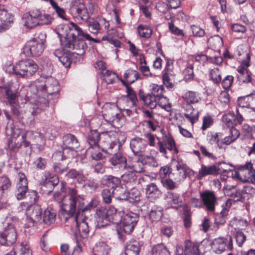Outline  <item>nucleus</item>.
<instances>
[{
	"label": "nucleus",
	"mask_w": 255,
	"mask_h": 255,
	"mask_svg": "<svg viewBox=\"0 0 255 255\" xmlns=\"http://www.w3.org/2000/svg\"><path fill=\"white\" fill-rule=\"evenodd\" d=\"M113 156L110 159L111 164L114 166L120 164L125 168L127 163L126 157L119 151V150L117 151L113 150Z\"/></svg>",
	"instance_id": "ea45409f"
},
{
	"label": "nucleus",
	"mask_w": 255,
	"mask_h": 255,
	"mask_svg": "<svg viewBox=\"0 0 255 255\" xmlns=\"http://www.w3.org/2000/svg\"><path fill=\"white\" fill-rule=\"evenodd\" d=\"M111 248L105 242H99L96 244L93 249L92 255H110Z\"/></svg>",
	"instance_id": "58836bf2"
},
{
	"label": "nucleus",
	"mask_w": 255,
	"mask_h": 255,
	"mask_svg": "<svg viewBox=\"0 0 255 255\" xmlns=\"http://www.w3.org/2000/svg\"><path fill=\"white\" fill-rule=\"evenodd\" d=\"M100 134L97 130H92L88 134L87 140L90 145L89 147L99 146L98 141L100 140Z\"/></svg>",
	"instance_id": "de8ad7c7"
},
{
	"label": "nucleus",
	"mask_w": 255,
	"mask_h": 255,
	"mask_svg": "<svg viewBox=\"0 0 255 255\" xmlns=\"http://www.w3.org/2000/svg\"><path fill=\"white\" fill-rule=\"evenodd\" d=\"M87 25L89 31L94 34H98L100 29V23L94 19L89 20Z\"/></svg>",
	"instance_id": "e2e57ef3"
},
{
	"label": "nucleus",
	"mask_w": 255,
	"mask_h": 255,
	"mask_svg": "<svg viewBox=\"0 0 255 255\" xmlns=\"http://www.w3.org/2000/svg\"><path fill=\"white\" fill-rule=\"evenodd\" d=\"M222 120L228 127L233 128L238 124H241L243 121V117L237 109L236 115L234 113H229L223 116Z\"/></svg>",
	"instance_id": "b1692460"
},
{
	"label": "nucleus",
	"mask_w": 255,
	"mask_h": 255,
	"mask_svg": "<svg viewBox=\"0 0 255 255\" xmlns=\"http://www.w3.org/2000/svg\"><path fill=\"white\" fill-rule=\"evenodd\" d=\"M63 153H65L68 149L70 150L71 156H74L75 154V149L77 148L80 144L76 136L72 134H67L63 137Z\"/></svg>",
	"instance_id": "f3484780"
},
{
	"label": "nucleus",
	"mask_w": 255,
	"mask_h": 255,
	"mask_svg": "<svg viewBox=\"0 0 255 255\" xmlns=\"http://www.w3.org/2000/svg\"><path fill=\"white\" fill-rule=\"evenodd\" d=\"M17 238L16 224L8 223L3 230L0 232V244L10 246L15 243Z\"/></svg>",
	"instance_id": "9d476101"
},
{
	"label": "nucleus",
	"mask_w": 255,
	"mask_h": 255,
	"mask_svg": "<svg viewBox=\"0 0 255 255\" xmlns=\"http://www.w3.org/2000/svg\"><path fill=\"white\" fill-rule=\"evenodd\" d=\"M176 170L173 175L175 176L174 180L176 182H180L183 181L187 175H190L192 171L186 165L178 162L176 166Z\"/></svg>",
	"instance_id": "393cba45"
},
{
	"label": "nucleus",
	"mask_w": 255,
	"mask_h": 255,
	"mask_svg": "<svg viewBox=\"0 0 255 255\" xmlns=\"http://www.w3.org/2000/svg\"><path fill=\"white\" fill-rule=\"evenodd\" d=\"M165 199L171 205L178 207L181 206L182 200L180 196L175 193L168 192L165 195Z\"/></svg>",
	"instance_id": "37998d69"
},
{
	"label": "nucleus",
	"mask_w": 255,
	"mask_h": 255,
	"mask_svg": "<svg viewBox=\"0 0 255 255\" xmlns=\"http://www.w3.org/2000/svg\"><path fill=\"white\" fill-rule=\"evenodd\" d=\"M137 31L139 36L143 38H148L152 34V30L148 26L142 25L138 26Z\"/></svg>",
	"instance_id": "13d9d810"
},
{
	"label": "nucleus",
	"mask_w": 255,
	"mask_h": 255,
	"mask_svg": "<svg viewBox=\"0 0 255 255\" xmlns=\"http://www.w3.org/2000/svg\"><path fill=\"white\" fill-rule=\"evenodd\" d=\"M213 250L218 254H220L226 250H231L233 248V241L231 236L227 238H218L213 242Z\"/></svg>",
	"instance_id": "ddd939ff"
},
{
	"label": "nucleus",
	"mask_w": 255,
	"mask_h": 255,
	"mask_svg": "<svg viewBox=\"0 0 255 255\" xmlns=\"http://www.w3.org/2000/svg\"><path fill=\"white\" fill-rule=\"evenodd\" d=\"M70 219L75 221L76 228L82 236H86L89 233V228L87 218L83 217V215H77Z\"/></svg>",
	"instance_id": "4be33fe9"
},
{
	"label": "nucleus",
	"mask_w": 255,
	"mask_h": 255,
	"mask_svg": "<svg viewBox=\"0 0 255 255\" xmlns=\"http://www.w3.org/2000/svg\"><path fill=\"white\" fill-rule=\"evenodd\" d=\"M15 189H28L27 180L23 173H18V181Z\"/></svg>",
	"instance_id": "bf43d9fd"
},
{
	"label": "nucleus",
	"mask_w": 255,
	"mask_h": 255,
	"mask_svg": "<svg viewBox=\"0 0 255 255\" xmlns=\"http://www.w3.org/2000/svg\"><path fill=\"white\" fill-rule=\"evenodd\" d=\"M105 80L108 84H112L115 82L117 78H119L116 73L110 70H107L104 74Z\"/></svg>",
	"instance_id": "774afa93"
},
{
	"label": "nucleus",
	"mask_w": 255,
	"mask_h": 255,
	"mask_svg": "<svg viewBox=\"0 0 255 255\" xmlns=\"http://www.w3.org/2000/svg\"><path fill=\"white\" fill-rule=\"evenodd\" d=\"M139 97L144 104L151 109L155 108L158 105V99L152 95L150 93L144 95L140 90L139 91Z\"/></svg>",
	"instance_id": "f704fd0d"
},
{
	"label": "nucleus",
	"mask_w": 255,
	"mask_h": 255,
	"mask_svg": "<svg viewBox=\"0 0 255 255\" xmlns=\"http://www.w3.org/2000/svg\"><path fill=\"white\" fill-rule=\"evenodd\" d=\"M5 94L9 105L18 102L17 100L18 96L17 92H13L10 89H7L5 90Z\"/></svg>",
	"instance_id": "052dcab7"
},
{
	"label": "nucleus",
	"mask_w": 255,
	"mask_h": 255,
	"mask_svg": "<svg viewBox=\"0 0 255 255\" xmlns=\"http://www.w3.org/2000/svg\"><path fill=\"white\" fill-rule=\"evenodd\" d=\"M237 79L240 84L248 83L252 81L251 72L246 67L240 66L237 68Z\"/></svg>",
	"instance_id": "2f4dec72"
},
{
	"label": "nucleus",
	"mask_w": 255,
	"mask_h": 255,
	"mask_svg": "<svg viewBox=\"0 0 255 255\" xmlns=\"http://www.w3.org/2000/svg\"><path fill=\"white\" fill-rule=\"evenodd\" d=\"M143 167V162L138 157L135 156L127 161L125 168L131 170L135 173H141L144 171Z\"/></svg>",
	"instance_id": "c85d7f7f"
},
{
	"label": "nucleus",
	"mask_w": 255,
	"mask_h": 255,
	"mask_svg": "<svg viewBox=\"0 0 255 255\" xmlns=\"http://www.w3.org/2000/svg\"><path fill=\"white\" fill-rule=\"evenodd\" d=\"M208 43L210 46L215 49H218L223 46V39L218 35L210 37L208 40Z\"/></svg>",
	"instance_id": "09e8293b"
},
{
	"label": "nucleus",
	"mask_w": 255,
	"mask_h": 255,
	"mask_svg": "<svg viewBox=\"0 0 255 255\" xmlns=\"http://www.w3.org/2000/svg\"><path fill=\"white\" fill-rule=\"evenodd\" d=\"M56 212L51 208H47L45 210L43 214V222L48 225L53 223L56 219Z\"/></svg>",
	"instance_id": "c03bdc74"
},
{
	"label": "nucleus",
	"mask_w": 255,
	"mask_h": 255,
	"mask_svg": "<svg viewBox=\"0 0 255 255\" xmlns=\"http://www.w3.org/2000/svg\"><path fill=\"white\" fill-rule=\"evenodd\" d=\"M94 5L92 3H89L87 8L80 0H75L71 2L69 11L74 17L87 21L94 13Z\"/></svg>",
	"instance_id": "6e6552de"
},
{
	"label": "nucleus",
	"mask_w": 255,
	"mask_h": 255,
	"mask_svg": "<svg viewBox=\"0 0 255 255\" xmlns=\"http://www.w3.org/2000/svg\"><path fill=\"white\" fill-rule=\"evenodd\" d=\"M29 88L34 95L37 94L39 97L44 96V99L45 96L47 97L48 95L57 93L59 91L57 80L51 77L36 81Z\"/></svg>",
	"instance_id": "7ed1b4c3"
},
{
	"label": "nucleus",
	"mask_w": 255,
	"mask_h": 255,
	"mask_svg": "<svg viewBox=\"0 0 255 255\" xmlns=\"http://www.w3.org/2000/svg\"><path fill=\"white\" fill-rule=\"evenodd\" d=\"M234 237L236 239L237 244L239 247H242L246 240V236L241 230H238L234 234Z\"/></svg>",
	"instance_id": "0e129e2a"
},
{
	"label": "nucleus",
	"mask_w": 255,
	"mask_h": 255,
	"mask_svg": "<svg viewBox=\"0 0 255 255\" xmlns=\"http://www.w3.org/2000/svg\"><path fill=\"white\" fill-rule=\"evenodd\" d=\"M105 120L114 125H118L122 115L120 113L117 106H113L107 109L103 114Z\"/></svg>",
	"instance_id": "5701e85b"
},
{
	"label": "nucleus",
	"mask_w": 255,
	"mask_h": 255,
	"mask_svg": "<svg viewBox=\"0 0 255 255\" xmlns=\"http://www.w3.org/2000/svg\"><path fill=\"white\" fill-rule=\"evenodd\" d=\"M107 211L109 221L113 222L116 224H119V221L121 220V217L124 215V211H118L113 206H110L107 208Z\"/></svg>",
	"instance_id": "e433bc0d"
},
{
	"label": "nucleus",
	"mask_w": 255,
	"mask_h": 255,
	"mask_svg": "<svg viewBox=\"0 0 255 255\" xmlns=\"http://www.w3.org/2000/svg\"><path fill=\"white\" fill-rule=\"evenodd\" d=\"M134 172L131 170H128L122 176L123 181L129 184L134 183L136 180V176Z\"/></svg>",
	"instance_id": "3c124183"
},
{
	"label": "nucleus",
	"mask_w": 255,
	"mask_h": 255,
	"mask_svg": "<svg viewBox=\"0 0 255 255\" xmlns=\"http://www.w3.org/2000/svg\"><path fill=\"white\" fill-rule=\"evenodd\" d=\"M184 102L187 103H195L199 101L200 98L195 92L188 91L185 93L183 96Z\"/></svg>",
	"instance_id": "864d4df0"
},
{
	"label": "nucleus",
	"mask_w": 255,
	"mask_h": 255,
	"mask_svg": "<svg viewBox=\"0 0 255 255\" xmlns=\"http://www.w3.org/2000/svg\"><path fill=\"white\" fill-rule=\"evenodd\" d=\"M217 174V167L215 165L209 166L202 165L201 167L199 170L197 178L201 179L203 177L210 175H215Z\"/></svg>",
	"instance_id": "a19ab883"
},
{
	"label": "nucleus",
	"mask_w": 255,
	"mask_h": 255,
	"mask_svg": "<svg viewBox=\"0 0 255 255\" xmlns=\"http://www.w3.org/2000/svg\"><path fill=\"white\" fill-rule=\"evenodd\" d=\"M69 30V32L66 37H70V38H90V35L89 34L84 32L82 29L74 22L70 23Z\"/></svg>",
	"instance_id": "a878e982"
},
{
	"label": "nucleus",
	"mask_w": 255,
	"mask_h": 255,
	"mask_svg": "<svg viewBox=\"0 0 255 255\" xmlns=\"http://www.w3.org/2000/svg\"><path fill=\"white\" fill-rule=\"evenodd\" d=\"M69 200L61 206V214L65 216V219L81 215V209L84 205V196L78 195L77 191L73 188H68Z\"/></svg>",
	"instance_id": "f03ea898"
},
{
	"label": "nucleus",
	"mask_w": 255,
	"mask_h": 255,
	"mask_svg": "<svg viewBox=\"0 0 255 255\" xmlns=\"http://www.w3.org/2000/svg\"><path fill=\"white\" fill-rule=\"evenodd\" d=\"M96 215L98 217V222H101L105 224L110 222L107 215V208L104 207L98 208L96 210Z\"/></svg>",
	"instance_id": "8fccbe9b"
},
{
	"label": "nucleus",
	"mask_w": 255,
	"mask_h": 255,
	"mask_svg": "<svg viewBox=\"0 0 255 255\" xmlns=\"http://www.w3.org/2000/svg\"><path fill=\"white\" fill-rule=\"evenodd\" d=\"M152 255H170L167 248L163 244H158L152 249Z\"/></svg>",
	"instance_id": "603ef678"
},
{
	"label": "nucleus",
	"mask_w": 255,
	"mask_h": 255,
	"mask_svg": "<svg viewBox=\"0 0 255 255\" xmlns=\"http://www.w3.org/2000/svg\"><path fill=\"white\" fill-rule=\"evenodd\" d=\"M146 196L150 200H154L159 198L161 195V192L157 187V185L151 183L146 186L145 189Z\"/></svg>",
	"instance_id": "72a5a7b5"
},
{
	"label": "nucleus",
	"mask_w": 255,
	"mask_h": 255,
	"mask_svg": "<svg viewBox=\"0 0 255 255\" xmlns=\"http://www.w3.org/2000/svg\"><path fill=\"white\" fill-rule=\"evenodd\" d=\"M103 180L108 186L114 189L120 186L121 180L119 178L112 175H105L103 177Z\"/></svg>",
	"instance_id": "49530a36"
},
{
	"label": "nucleus",
	"mask_w": 255,
	"mask_h": 255,
	"mask_svg": "<svg viewBox=\"0 0 255 255\" xmlns=\"http://www.w3.org/2000/svg\"><path fill=\"white\" fill-rule=\"evenodd\" d=\"M6 132L11 135L8 140V147L13 150H17L21 146H29L32 142L35 144H42L45 142L43 134L32 130L24 131L12 127V123H8L6 127Z\"/></svg>",
	"instance_id": "f257e3e1"
},
{
	"label": "nucleus",
	"mask_w": 255,
	"mask_h": 255,
	"mask_svg": "<svg viewBox=\"0 0 255 255\" xmlns=\"http://www.w3.org/2000/svg\"><path fill=\"white\" fill-rule=\"evenodd\" d=\"M122 83L126 86L127 94L122 96L117 101V107L122 112H126L128 116H130L132 112L131 109L134 107L137 102V99L134 91L126 85L125 82L122 79H119Z\"/></svg>",
	"instance_id": "423d86ee"
},
{
	"label": "nucleus",
	"mask_w": 255,
	"mask_h": 255,
	"mask_svg": "<svg viewBox=\"0 0 255 255\" xmlns=\"http://www.w3.org/2000/svg\"><path fill=\"white\" fill-rule=\"evenodd\" d=\"M240 174L244 176V180L247 182H254L255 181V170L253 169V164L247 162L242 166Z\"/></svg>",
	"instance_id": "bb28decb"
},
{
	"label": "nucleus",
	"mask_w": 255,
	"mask_h": 255,
	"mask_svg": "<svg viewBox=\"0 0 255 255\" xmlns=\"http://www.w3.org/2000/svg\"><path fill=\"white\" fill-rule=\"evenodd\" d=\"M163 88L162 86H159L156 84H153L151 86V91L150 94L158 99V105L162 109L167 111L171 110V106L170 104H163L162 101L167 102V99L163 95Z\"/></svg>",
	"instance_id": "a211bd4d"
},
{
	"label": "nucleus",
	"mask_w": 255,
	"mask_h": 255,
	"mask_svg": "<svg viewBox=\"0 0 255 255\" xmlns=\"http://www.w3.org/2000/svg\"><path fill=\"white\" fill-rule=\"evenodd\" d=\"M232 205V200L229 199L227 200L225 205L222 206L223 210L222 211L217 214L215 218V223L217 225H223L226 221L227 217L228 215L229 209Z\"/></svg>",
	"instance_id": "c756f323"
},
{
	"label": "nucleus",
	"mask_w": 255,
	"mask_h": 255,
	"mask_svg": "<svg viewBox=\"0 0 255 255\" xmlns=\"http://www.w3.org/2000/svg\"><path fill=\"white\" fill-rule=\"evenodd\" d=\"M148 217L152 222L159 221L163 215V209L161 207L154 205L151 207Z\"/></svg>",
	"instance_id": "79ce46f5"
},
{
	"label": "nucleus",
	"mask_w": 255,
	"mask_h": 255,
	"mask_svg": "<svg viewBox=\"0 0 255 255\" xmlns=\"http://www.w3.org/2000/svg\"><path fill=\"white\" fill-rule=\"evenodd\" d=\"M163 186L168 190H173L177 187L176 181H173L170 178H163L161 179Z\"/></svg>",
	"instance_id": "680f3d73"
},
{
	"label": "nucleus",
	"mask_w": 255,
	"mask_h": 255,
	"mask_svg": "<svg viewBox=\"0 0 255 255\" xmlns=\"http://www.w3.org/2000/svg\"><path fill=\"white\" fill-rule=\"evenodd\" d=\"M160 152L166 157L167 148L170 151H174L176 153L178 152L175 141L170 134H166L162 136V140L157 143Z\"/></svg>",
	"instance_id": "2eb2a0df"
},
{
	"label": "nucleus",
	"mask_w": 255,
	"mask_h": 255,
	"mask_svg": "<svg viewBox=\"0 0 255 255\" xmlns=\"http://www.w3.org/2000/svg\"><path fill=\"white\" fill-rule=\"evenodd\" d=\"M192 103H187L184 102L182 104V108L186 112L184 113V117H186L192 124H193L198 119V116L197 114H194V111Z\"/></svg>",
	"instance_id": "4c0bfd02"
},
{
	"label": "nucleus",
	"mask_w": 255,
	"mask_h": 255,
	"mask_svg": "<svg viewBox=\"0 0 255 255\" xmlns=\"http://www.w3.org/2000/svg\"><path fill=\"white\" fill-rule=\"evenodd\" d=\"M65 46L66 48L73 50V53L78 55H82L85 53V49L87 47L84 41L85 38H70V37H65Z\"/></svg>",
	"instance_id": "f8f14e48"
},
{
	"label": "nucleus",
	"mask_w": 255,
	"mask_h": 255,
	"mask_svg": "<svg viewBox=\"0 0 255 255\" xmlns=\"http://www.w3.org/2000/svg\"><path fill=\"white\" fill-rule=\"evenodd\" d=\"M102 196L104 202L106 204L111 203L112 198L114 196L113 191H111L110 189H104L102 192Z\"/></svg>",
	"instance_id": "338daca9"
},
{
	"label": "nucleus",
	"mask_w": 255,
	"mask_h": 255,
	"mask_svg": "<svg viewBox=\"0 0 255 255\" xmlns=\"http://www.w3.org/2000/svg\"><path fill=\"white\" fill-rule=\"evenodd\" d=\"M13 22V16L3 7L0 6V32L9 29Z\"/></svg>",
	"instance_id": "412c9836"
},
{
	"label": "nucleus",
	"mask_w": 255,
	"mask_h": 255,
	"mask_svg": "<svg viewBox=\"0 0 255 255\" xmlns=\"http://www.w3.org/2000/svg\"><path fill=\"white\" fill-rule=\"evenodd\" d=\"M138 220V215L133 212H124V216L121 217V220L119 223L121 224L123 230L127 234H130L133 230Z\"/></svg>",
	"instance_id": "9b49d317"
},
{
	"label": "nucleus",
	"mask_w": 255,
	"mask_h": 255,
	"mask_svg": "<svg viewBox=\"0 0 255 255\" xmlns=\"http://www.w3.org/2000/svg\"><path fill=\"white\" fill-rule=\"evenodd\" d=\"M42 211L37 206L29 205L26 209L27 221L29 227L34 226L36 221H39L41 218Z\"/></svg>",
	"instance_id": "aec40b11"
},
{
	"label": "nucleus",
	"mask_w": 255,
	"mask_h": 255,
	"mask_svg": "<svg viewBox=\"0 0 255 255\" xmlns=\"http://www.w3.org/2000/svg\"><path fill=\"white\" fill-rule=\"evenodd\" d=\"M238 105L241 108H249L255 112V94L239 98Z\"/></svg>",
	"instance_id": "cd10ccee"
},
{
	"label": "nucleus",
	"mask_w": 255,
	"mask_h": 255,
	"mask_svg": "<svg viewBox=\"0 0 255 255\" xmlns=\"http://www.w3.org/2000/svg\"><path fill=\"white\" fill-rule=\"evenodd\" d=\"M184 255H200L199 246L197 244L186 240L183 247Z\"/></svg>",
	"instance_id": "c9c22d12"
},
{
	"label": "nucleus",
	"mask_w": 255,
	"mask_h": 255,
	"mask_svg": "<svg viewBox=\"0 0 255 255\" xmlns=\"http://www.w3.org/2000/svg\"><path fill=\"white\" fill-rule=\"evenodd\" d=\"M51 6L54 10L55 13L56 14L58 17L63 20H67L65 9L63 8L60 7L55 1L53 2Z\"/></svg>",
	"instance_id": "6e6d98bb"
},
{
	"label": "nucleus",
	"mask_w": 255,
	"mask_h": 255,
	"mask_svg": "<svg viewBox=\"0 0 255 255\" xmlns=\"http://www.w3.org/2000/svg\"><path fill=\"white\" fill-rule=\"evenodd\" d=\"M202 201L208 212H214L217 204V198L212 191H206L200 194Z\"/></svg>",
	"instance_id": "dca6fc26"
},
{
	"label": "nucleus",
	"mask_w": 255,
	"mask_h": 255,
	"mask_svg": "<svg viewBox=\"0 0 255 255\" xmlns=\"http://www.w3.org/2000/svg\"><path fill=\"white\" fill-rule=\"evenodd\" d=\"M38 67L33 60L26 59L19 61L15 65L9 64L5 67V71L21 77L31 76L37 71Z\"/></svg>",
	"instance_id": "39448f33"
},
{
	"label": "nucleus",
	"mask_w": 255,
	"mask_h": 255,
	"mask_svg": "<svg viewBox=\"0 0 255 255\" xmlns=\"http://www.w3.org/2000/svg\"><path fill=\"white\" fill-rule=\"evenodd\" d=\"M113 193L116 198L120 200H127L128 198H129L137 201L140 199V193L137 190L135 189L131 190L128 193L124 187L120 186L115 188L113 190Z\"/></svg>",
	"instance_id": "4468645a"
},
{
	"label": "nucleus",
	"mask_w": 255,
	"mask_h": 255,
	"mask_svg": "<svg viewBox=\"0 0 255 255\" xmlns=\"http://www.w3.org/2000/svg\"><path fill=\"white\" fill-rule=\"evenodd\" d=\"M209 76L211 80L215 84H219L221 81V73L217 68H214L210 70Z\"/></svg>",
	"instance_id": "5fc2aeb1"
},
{
	"label": "nucleus",
	"mask_w": 255,
	"mask_h": 255,
	"mask_svg": "<svg viewBox=\"0 0 255 255\" xmlns=\"http://www.w3.org/2000/svg\"><path fill=\"white\" fill-rule=\"evenodd\" d=\"M140 249L139 242L131 240L126 243L125 247V255H138Z\"/></svg>",
	"instance_id": "473e14b6"
},
{
	"label": "nucleus",
	"mask_w": 255,
	"mask_h": 255,
	"mask_svg": "<svg viewBox=\"0 0 255 255\" xmlns=\"http://www.w3.org/2000/svg\"><path fill=\"white\" fill-rule=\"evenodd\" d=\"M100 146L103 151L110 154H112L114 152L119 150L120 145L116 138L115 134L111 132H102L100 134Z\"/></svg>",
	"instance_id": "1a4fd4ad"
},
{
	"label": "nucleus",
	"mask_w": 255,
	"mask_h": 255,
	"mask_svg": "<svg viewBox=\"0 0 255 255\" xmlns=\"http://www.w3.org/2000/svg\"><path fill=\"white\" fill-rule=\"evenodd\" d=\"M53 18L49 14L43 13L40 9L34 8L24 14V25L28 28H33L38 25L50 24Z\"/></svg>",
	"instance_id": "20e7f679"
},
{
	"label": "nucleus",
	"mask_w": 255,
	"mask_h": 255,
	"mask_svg": "<svg viewBox=\"0 0 255 255\" xmlns=\"http://www.w3.org/2000/svg\"><path fill=\"white\" fill-rule=\"evenodd\" d=\"M46 38L45 33H39L37 36L27 42L24 48V53L28 56H40L45 48Z\"/></svg>",
	"instance_id": "0eeeda50"
},
{
	"label": "nucleus",
	"mask_w": 255,
	"mask_h": 255,
	"mask_svg": "<svg viewBox=\"0 0 255 255\" xmlns=\"http://www.w3.org/2000/svg\"><path fill=\"white\" fill-rule=\"evenodd\" d=\"M124 77L126 84H132L138 79V73L136 70L129 69L125 72Z\"/></svg>",
	"instance_id": "a18cd8bd"
},
{
	"label": "nucleus",
	"mask_w": 255,
	"mask_h": 255,
	"mask_svg": "<svg viewBox=\"0 0 255 255\" xmlns=\"http://www.w3.org/2000/svg\"><path fill=\"white\" fill-rule=\"evenodd\" d=\"M147 147L146 141L140 137H135L131 139L130 147L135 155L143 156Z\"/></svg>",
	"instance_id": "6ab92c4d"
},
{
	"label": "nucleus",
	"mask_w": 255,
	"mask_h": 255,
	"mask_svg": "<svg viewBox=\"0 0 255 255\" xmlns=\"http://www.w3.org/2000/svg\"><path fill=\"white\" fill-rule=\"evenodd\" d=\"M100 146H93L88 148L87 152H90L93 159L99 160L102 158L103 154L100 151Z\"/></svg>",
	"instance_id": "4d7b16f0"
},
{
	"label": "nucleus",
	"mask_w": 255,
	"mask_h": 255,
	"mask_svg": "<svg viewBox=\"0 0 255 255\" xmlns=\"http://www.w3.org/2000/svg\"><path fill=\"white\" fill-rule=\"evenodd\" d=\"M184 78L186 81L192 80L194 77L193 65L189 64L183 71Z\"/></svg>",
	"instance_id": "69168bd1"
},
{
	"label": "nucleus",
	"mask_w": 255,
	"mask_h": 255,
	"mask_svg": "<svg viewBox=\"0 0 255 255\" xmlns=\"http://www.w3.org/2000/svg\"><path fill=\"white\" fill-rule=\"evenodd\" d=\"M54 55L58 58L61 63L66 68H69L71 64V54L62 49H56Z\"/></svg>",
	"instance_id": "7c9ffc66"
}]
</instances>
